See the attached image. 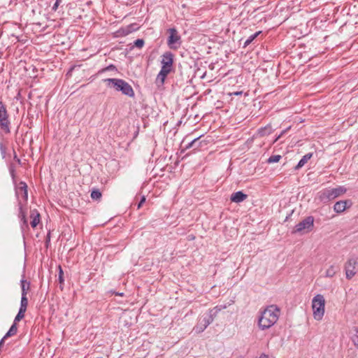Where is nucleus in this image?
Masks as SVG:
<instances>
[{"mask_svg": "<svg viewBox=\"0 0 358 358\" xmlns=\"http://www.w3.org/2000/svg\"><path fill=\"white\" fill-rule=\"evenodd\" d=\"M286 132V130H283L281 134L276 137V138L275 139L274 142H276Z\"/></svg>", "mask_w": 358, "mask_h": 358, "instance_id": "obj_33", "label": "nucleus"}, {"mask_svg": "<svg viewBox=\"0 0 358 358\" xmlns=\"http://www.w3.org/2000/svg\"><path fill=\"white\" fill-rule=\"evenodd\" d=\"M97 358H102V357H97Z\"/></svg>", "mask_w": 358, "mask_h": 358, "instance_id": "obj_38", "label": "nucleus"}, {"mask_svg": "<svg viewBox=\"0 0 358 358\" xmlns=\"http://www.w3.org/2000/svg\"><path fill=\"white\" fill-rule=\"evenodd\" d=\"M10 124L6 106L2 101H0V127L6 134H9L10 132Z\"/></svg>", "mask_w": 358, "mask_h": 358, "instance_id": "obj_6", "label": "nucleus"}, {"mask_svg": "<svg viewBox=\"0 0 358 358\" xmlns=\"http://www.w3.org/2000/svg\"><path fill=\"white\" fill-rule=\"evenodd\" d=\"M115 69V66L113 64L109 65L106 69H103V71H108V70H113Z\"/></svg>", "mask_w": 358, "mask_h": 358, "instance_id": "obj_31", "label": "nucleus"}, {"mask_svg": "<svg viewBox=\"0 0 358 358\" xmlns=\"http://www.w3.org/2000/svg\"><path fill=\"white\" fill-rule=\"evenodd\" d=\"M101 197V193L99 189H94L91 192V198L94 200H98Z\"/></svg>", "mask_w": 358, "mask_h": 358, "instance_id": "obj_24", "label": "nucleus"}, {"mask_svg": "<svg viewBox=\"0 0 358 358\" xmlns=\"http://www.w3.org/2000/svg\"><path fill=\"white\" fill-rule=\"evenodd\" d=\"M5 339L6 338H4V336H3V338L0 341V346H1L3 344Z\"/></svg>", "mask_w": 358, "mask_h": 358, "instance_id": "obj_35", "label": "nucleus"}, {"mask_svg": "<svg viewBox=\"0 0 358 358\" xmlns=\"http://www.w3.org/2000/svg\"><path fill=\"white\" fill-rule=\"evenodd\" d=\"M104 83L109 87L114 88L117 92H121L123 94L129 97L134 96V91L132 87L125 80L120 78H106Z\"/></svg>", "mask_w": 358, "mask_h": 358, "instance_id": "obj_2", "label": "nucleus"}, {"mask_svg": "<svg viewBox=\"0 0 358 358\" xmlns=\"http://www.w3.org/2000/svg\"><path fill=\"white\" fill-rule=\"evenodd\" d=\"M280 310L275 305L267 306L262 313L258 320L259 327L262 330L269 329L274 325L280 316Z\"/></svg>", "mask_w": 358, "mask_h": 358, "instance_id": "obj_1", "label": "nucleus"}, {"mask_svg": "<svg viewBox=\"0 0 358 358\" xmlns=\"http://www.w3.org/2000/svg\"><path fill=\"white\" fill-rule=\"evenodd\" d=\"M271 128L270 126L265 127L259 129V134L260 136H265L271 133Z\"/></svg>", "mask_w": 358, "mask_h": 358, "instance_id": "obj_23", "label": "nucleus"}, {"mask_svg": "<svg viewBox=\"0 0 358 358\" xmlns=\"http://www.w3.org/2000/svg\"><path fill=\"white\" fill-rule=\"evenodd\" d=\"M145 201V196H143L141 199V201H139V203H138V206H137V209H139L141 208V206H143V203Z\"/></svg>", "mask_w": 358, "mask_h": 358, "instance_id": "obj_29", "label": "nucleus"}, {"mask_svg": "<svg viewBox=\"0 0 358 358\" xmlns=\"http://www.w3.org/2000/svg\"><path fill=\"white\" fill-rule=\"evenodd\" d=\"M242 94V92H236L234 93L235 95H240Z\"/></svg>", "mask_w": 358, "mask_h": 358, "instance_id": "obj_36", "label": "nucleus"}, {"mask_svg": "<svg viewBox=\"0 0 358 358\" xmlns=\"http://www.w3.org/2000/svg\"><path fill=\"white\" fill-rule=\"evenodd\" d=\"M325 300L322 294H317L312 300L313 317L317 320H322L324 313Z\"/></svg>", "mask_w": 358, "mask_h": 358, "instance_id": "obj_5", "label": "nucleus"}, {"mask_svg": "<svg viewBox=\"0 0 358 358\" xmlns=\"http://www.w3.org/2000/svg\"><path fill=\"white\" fill-rule=\"evenodd\" d=\"M172 70L173 69L171 68H167L166 66H162L161 70L157 74L155 80V84L158 87L164 85L166 78L171 72Z\"/></svg>", "mask_w": 358, "mask_h": 358, "instance_id": "obj_10", "label": "nucleus"}, {"mask_svg": "<svg viewBox=\"0 0 358 358\" xmlns=\"http://www.w3.org/2000/svg\"><path fill=\"white\" fill-rule=\"evenodd\" d=\"M22 298L27 297V291L29 289V282L24 280H21Z\"/></svg>", "mask_w": 358, "mask_h": 358, "instance_id": "obj_19", "label": "nucleus"}, {"mask_svg": "<svg viewBox=\"0 0 358 358\" xmlns=\"http://www.w3.org/2000/svg\"><path fill=\"white\" fill-rule=\"evenodd\" d=\"M17 331V322H15L14 321L13 324L11 325L8 331L5 334L4 338H7L10 336L15 335Z\"/></svg>", "mask_w": 358, "mask_h": 358, "instance_id": "obj_20", "label": "nucleus"}, {"mask_svg": "<svg viewBox=\"0 0 358 358\" xmlns=\"http://www.w3.org/2000/svg\"><path fill=\"white\" fill-rule=\"evenodd\" d=\"M313 217L308 216L295 226L294 232L310 231L313 228Z\"/></svg>", "mask_w": 358, "mask_h": 358, "instance_id": "obj_8", "label": "nucleus"}, {"mask_svg": "<svg viewBox=\"0 0 358 358\" xmlns=\"http://www.w3.org/2000/svg\"><path fill=\"white\" fill-rule=\"evenodd\" d=\"M22 221H23V224L26 226V227H28V224H27V221L26 220V217H25V215H22Z\"/></svg>", "mask_w": 358, "mask_h": 358, "instance_id": "obj_32", "label": "nucleus"}, {"mask_svg": "<svg viewBox=\"0 0 358 358\" xmlns=\"http://www.w3.org/2000/svg\"><path fill=\"white\" fill-rule=\"evenodd\" d=\"M30 217L32 219L31 222V226L33 228H35L40 222V214L37 212V210H34L31 211Z\"/></svg>", "mask_w": 358, "mask_h": 358, "instance_id": "obj_16", "label": "nucleus"}, {"mask_svg": "<svg viewBox=\"0 0 358 358\" xmlns=\"http://www.w3.org/2000/svg\"><path fill=\"white\" fill-rule=\"evenodd\" d=\"M352 341L354 345L358 348V327H355L352 330Z\"/></svg>", "mask_w": 358, "mask_h": 358, "instance_id": "obj_21", "label": "nucleus"}, {"mask_svg": "<svg viewBox=\"0 0 358 358\" xmlns=\"http://www.w3.org/2000/svg\"><path fill=\"white\" fill-rule=\"evenodd\" d=\"M248 195L244 194L242 191H238L231 195L230 199L232 202L241 203L246 199Z\"/></svg>", "mask_w": 358, "mask_h": 358, "instance_id": "obj_14", "label": "nucleus"}, {"mask_svg": "<svg viewBox=\"0 0 358 358\" xmlns=\"http://www.w3.org/2000/svg\"><path fill=\"white\" fill-rule=\"evenodd\" d=\"M346 191L347 189L343 186H338L335 188H326L320 191L317 196L321 202L326 203L344 194Z\"/></svg>", "mask_w": 358, "mask_h": 358, "instance_id": "obj_3", "label": "nucleus"}, {"mask_svg": "<svg viewBox=\"0 0 358 358\" xmlns=\"http://www.w3.org/2000/svg\"><path fill=\"white\" fill-rule=\"evenodd\" d=\"M340 271V267L338 265L330 266L325 272V277L332 278Z\"/></svg>", "mask_w": 358, "mask_h": 358, "instance_id": "obj_15", "label": "nucleus"}, {"mask_svg": "<svg viewBox=\"0 0 358 358\" xmlns=\"http://www.w3.org/2000/svg\"><path fill=\"white\" fill-rule=\"evenodd\" d=\"M352 205V202L350 199L337 201L334 206V210L341 213L344 212L347 208Z\"/></svg>", "mask_w": 358, "mask_h": 358, "instance_id": "obj_11", "label": "nucleus"}, {"mask_svg": "<svg viewBox=\"0 0 358 358\" xmlns=\"http://www.w3.org/2000/svg\"><path fill=\"white\" fill-rule=\"evenodd\" d=\"M117 294L120 295V296H122L123 294L122 293H119Z\"/></svg>", "mask_w": 358, "mask_h": 358, "instance_id": "obj_37", "label": "nucleus"}, {"mask_svg": "<svg viewBox=\"0 0 358 358\" xmlns=\"http://www.w3.org/2000/svg\"><path fill=\"white\" fill-rule=\"evenodd\" d=\"M313 156V153H307L300 159L297 165L295 166V170H299L302 168Z\"/></svg>", "mask_w": 358, "mask_h": 358, "instance_id": "obj_18", "label": "nucleus"}, {"mask_svg": "<svg viewBox=\"0 0 358 358\" xmlns=\"http://www.w3.org/2000/svg\"><path fill=\"white\" fill-rule=\"evenodd\" d=\"M144 43V41L141 38H138L134 41V45L138 48H142Z\"/></svg>", "mask_w": 358, "mask_h": 358, "instance_id": "obj_26", "label": "nucleus"}, {"mask_svg": "<svg viewBox=\"0 0 358 358\" xmlns=\"http://www.w3.org/2000/svg\"><path fill=\"white\" fill-rule=\"evenodd\" d=\"M169 31L170 35L168 38L167 44L170 48L176 50L180 45V36L174 28L169 29Z\"/></svg>", "mask_w": 358, "mask_h": 358, "instance_id": "obj_9", "label": "nucleus"}, {"mask_svg": "<svg viewBox=\"0 0 358 358\" xmlns=\"http://www.w3.org/2000/svg\"><path fill=\"white\" fill-rule=\"evenodd\" d=\"M21 185H22V187H21V189H23L24 191V196L26 198H27V186L26 185V183L24 182H21Z\"/></svg>", "mask_w": 358, "mask_h": 358, "instance_id": "obj_30", "label": "nucleus"}, {"mask_svg": "<svg viewBox=\"0 0 358 358\" xmlns=\"http://www.w3.org/2000/svg\"><path fill=\"white\" fill-rule=\"evenodd\" d=\"M261 33V31H257L254 34L251 35L244 43L243 47L245 48L248 45H250Z\"/></svg>", "mask_w": 358, "mask_h": 358, "instance_id": "obj_22", "label": "nucleus"}, {"mask_svg": "<svg viewBox=\"0 0 358 358\" xmlns=\"http://www.w3.org/2000/svg\"><path fill=\"white\" fill-rule=\"evenodd\" d=\"M62 0H56L55 3H54L53 6L52 7V10L54 11H56L58 8V6L62 3Z\"/></svg>", "mask_w": 358, "mask_h": 358, "instance_id": "obj_28", "label": "nucleus"}, {"mask_svg": "<svg viewBox=\"0 0 358 358\" xmlns=\"http://www.w3.org/2000/svg\"><path fill=\"white\" fill-rule=\"evenodd\" d=\"M345 275L348 279H351L358 272V258L352 257L348 259L345 266Z\"/></svg>", "mask_w": 358, "mask_h": 358, "instance_id": "obj_7", "label": "nucleus"}, {"mask_svg": "<svg viewBox=\"0 0 358 358\" xmlns=\"http://www.w3.org/2000/svg\"><path fill=\"white\" fill-rule=\"evenodd\" d=\"M28 305V299L27 297L21 298L20 307L18 311V313L15 317V322H18L24 317V313L27 310V307Z\"/></svg>", "mask_w": 358, "mask_h": 358, "instance_id": "obj_12", "label": "nucleus"}, {"mask_svg": "<svg viewBox=\"0 0 358 358\" xmlns=\"http://www.w3.org/2000/svg\"><path fill=\"white\" fill-rule=\"evenodd\" d=\"M259 358H270V357L268 355L263 354L259 357Z\"/></svg>", "mask_w": 358, "mask_h": 358, "instance_id": "obj_34", "label": "nucleus"}, {"mask_svg": "<svg viewBox=\"0 0 358 358\" xmlns=\"http://www.w3.org/2000/svg\"><path fill=\"white\" fill-rule=\"evenodd\" d=\"M58 279H59V282L60 284L64 283V279L63 277V271L60 266H59V278H58Z\"/></svg>", "mask_w": 358, "mask_h": 358, "instance_id": "obj_27", "label": "nucleus"}, {"mask_svg": "<svg viewBox=\"0 0 358 358\" xmlns=\"http://www.w3.org/2000/svg\"><path fill=\"white\" fill-rule=\"evenodd\" d=\"M226 307H227L226 306H224L223 307L216 306L214 308L213 310H210L209 315H203L202 317H201L199 319L198 323L194 327L193 330L196 334L203 332L207 328V327L213 322V320H214L213 314L215 315L216 313H217L218 311L221 310L222 308H226Z\"/></svg>", "mask_w": 358, "mask_h": 358, "instance_id": "obj_4", "label": "nucleus"}, {"mask_svg": "<svg viewBox=\"0 0 358 358\" xmlns=\"http://www.w3.org/2000/svg\"><path fill=\"white\" fill-rule=\"evenodd\" d=\"M162 66L173 69V54L171 52H166L162 56Z\"/></svg>", "mask_w": 358, "mask_h": 358, "instance_id": "obj_13", "label": "nucleus"}, {"mask_svg": "<svg viewBox=\"0 0 358 358\" xmlns=\"http://www.w3.org/2000/svg\"><path fill=\"white\" fill-rule=\"evenodd\" d=\"M201 136L194 138L187 145H185V149H189L193 148L194 150L199 148L201 146V141H199Z\"/></svg>", "mask_w": 358, "mask_h": 358, "instance_id": "obj_17", "label": "nucleus"}, {"mask_svg": "<svg viewBox=\"0 0 358 358\" xmlns=\"http://www.w3.org/2000/svg\"><path fill=\"white\" fill-rule=\"evenodd\" d=\"M281 159V156L279 155H271L268 159H267V162L268 164H271V163H275V162H278L280 161V159Z\"/></svg>", "mask_w": 358, "mask_h": 358, "instance_id": "obj_25", "label": "nucleus"}]
</instances>
